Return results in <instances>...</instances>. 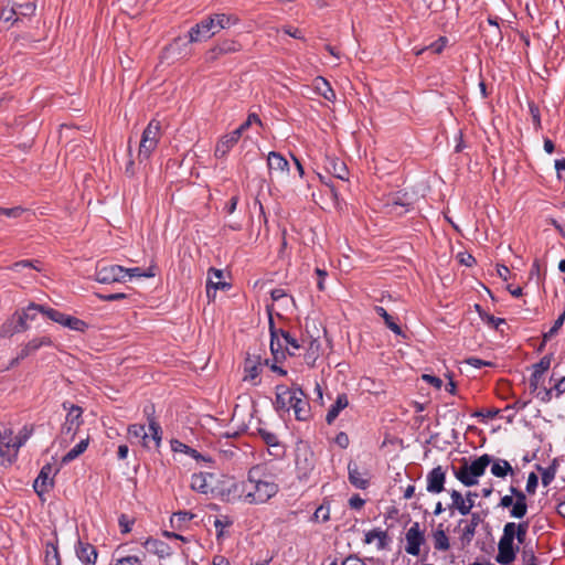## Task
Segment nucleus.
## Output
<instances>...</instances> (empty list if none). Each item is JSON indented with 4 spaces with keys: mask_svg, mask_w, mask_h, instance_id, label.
I'll use <instances>...</instances> for the list:
<instances>
[{
    "mask_svg": "<svg viewBox=\"0 0 565 565\" xmlns=\"http://www.w3.org/2000/svg\"><path fill=\"white\" fill-rule=\"evenodd\" d=\"M234 492L247 504H264L274 498L279 486L263 469L255 466L248 470L247 478L233 486Z\"/></svg>",
    "mask_w": 565,
    "mask_h": 565,
    "instance_id": "obj_1",
    "label": "nucleus"
},
{
    "mask_svg": "<svg viewBox=\"0 0 565 565\" xmlns=\"http://www.w3.org/2000/svg\"><path fill=\"white\" fill-rule=\"evenodd\" d=\"M151 268L141 269L139 267L125 268L119 265L102 266L96 269L95 280L100 284H113L131 280L132 278L153 277Z\"/></svg>",
    "mask_w": 565,
    "mask_h": 565,
    "instance_id": "obj_2",
    "label": "nucleus"
},
{
    "mask_svg": "<svg viewBox=\"0 0 565 565\" xmlns=\"http://www.w3.org/2000/svg\"><path fill=\"white\" fill-rule=\"evenodd\" d=\"M236 23V19L223 13L203 19L189 31L190 42H202Z\"/></svg>",
    "mask_w": 565,
    "mask_h": 565,
    "instance_id": "obj_3",
    "label": "nucleus"
},
{
    "mask_svg": "<svg viewBox=\"0 0 565 565\" xmlns=\"http://www.w3.org/2000/svg\"><path fill=\"white\" fill-rule=\"evenodd\" d=\"M490 455L484 454L473 460L470 465L465 460L463 465L452 468L455 477L466 487L478 484V479L486 472L487 467L491 463Z\"/></svg>",
    "mask_w": 565,
    "mask_h": 565,
    "instance_id": "obj_4",
    "label": "nucleus"
},
{
    "mask_svg": "<svg viewBox=\"0 0 565 565\" xmlns=\"http://www.w3.org/2000/svg\"><path fill=\"white\" fill-rule=\"evenodd\" d=\"M516 523L508 522L503 527L502 536L498 543V555L495 561L501 565H509L515 559V548L513 541L515 539Z\"/></svg>",
    "mask_w": 565,
    "mask_h": 565,
    "instance_id": "obj_5",
    "label": "nucleus"
},
{
    "mask_svg": "<svg viewBox=\"0 0 565 565\" xmlns=\"http://www.w3.org/2000/svg\"><path fill=\"white\" fill-rule=\"evenodd\" d=\"M161 137V125L157 120H151L142 132L138 149V160L145 161L150 158L156 150Z\"/></svg>",
    "mask_w": 565,
    "mask_h": 565,
    "instance_id": "obj_6",
    "label": "nucleus"
},
{
    "mask_svg": "<svg viewBox=\"0 0 565 565\" xmlns=\"http://www.w3.org/2000/svg\"><path fill=\"white\" fill-rule=\"evenodd\" d=\"M511 495H504L501 498L499 505L502 508L512 507L510 511V516L515 519H522L525 516L527 512L526 497L525 494L516 489L515 487H510Z\"/></svg>",
    "mask_w": 565,
    "mask_h": 565,
    "instance_id": "obj_7",
    "label": "nucleus"
},
{
    "mask_svg": "<svg viewBox=\"0 0 565 565\" xmlns=\"http://www.w3.org/2000/svg\"><path fill=\"white\" fill-rule=\"evenodd\" d=\"M21 448V441L17 440L13 431L9 428L0 430V456L8 458L12 461L17 458L19 449Z\"/></svg>",
    "mask_w": 565,
    "mask_h": 565,
    "instance_id": "obj_8",
    "label": "nucleus"
},
{
    "mask_svg": "<svg viewBox=\"0 0 565 565\" xmlns=\"http://www.w3.org/2000/svg\"><path fill=\"white\" fill-rule=\"evenodd\" d=\"M290 408L294 411L295 417L298 420H307L310 417V405L306 398L303 391L300 387L291 388L289 397Z\"/></svg>",
    "mask_w": 565,
    "mask_h": 565,
    "instance_id": "obj_9",
    "label": "nucleus"
},
{
    "mask_svg": "<svg viewBox=\"0 0 565 565\" xmlns=\"http://www.w3.org/2000/svg\"><path fill=\"white\" fill-rule=\"evenodd\" d=\"M425 542V536L420 530L419 523L414 522L406 532V553L417 556L420 552V545Z\"/></svg>",
    "mask_w": 565,
    "mask_h": 565,
    "instance_id": "obj_10",
    "label": "nucleus"
},
{
    "mask_svg": "<svg viewBox=\"0 0 565 565\" xmlns=\"http://www.w3.org/2000/svg\"><path fill=\"white\" fill-rule=\"evenodd\" d=\"M58 471L53 465L46 463L42 467L38 478L34 481L33 488L38 494L49 491L53 487L52 476Z\"/></svg>",
    "mask_w": 565,
    "mask_h": 565,
    "instance_id": "obj_11",
    "label": "nucleus"
},
{
    "mask_svg": "<svg viewBox=\"0 0 565 565\" xmlns=\"http://www.w3.org/2000/svg\"><path fill=\"white\" fill-rule=\"evenodd\" d=\"M83 411L79 406L72 405L66 414L65 423L62 426V434L71 435L73 439L77 429L82 425Z\"/></svg>",
    "mask_w": 565,
    "mask_h": 565,
    "instance_id": "obj_12",
    "label": "nucleus"
},
{
    "mask_svg": "<svg viewBox=\"0 0 565 565\" xmlns=\"http://www.w3.org/2000/svg\"><path fill=\"white\" fill-rule=\"evenodd\" d=\"M470 514H471V516L468 521H465V520L459 521V526L462 523H466V525L461 530V535H460V542H461L462 546L470 545V543L472 542V540L476 535L477 527L482 522V518H481L480 513H478V512L471 513L470 512Z\"/></svg>",
    "mask_w": 565,
    "mask_h": 565,
    "instance_id": "obj_13",
    "label": "nucleus"
},
{
    "mask_svg": "<svg viewBox=\"0 0 565 565\" xmlns=\"http://www.w3.org/2000/svg\"><path fill=\"white\" fill-rule=\"evenodd\" d=\"M348 478L350 483L356 489H366L370 483V473L367 470H360L356 462L349 461Z\"/></svg>",
    "mask_w": 565,
    "mask_h": 565,
    "instance_id": "obj_14",
    "label": "nucleus"
},
{
    "mask_svg": "<svg viewBox=\"0 0 565 565\" xmlns=\"http://www.w3.org/2000/svg\"><path fill=\"white\" fill-rule=\"evenodd\" d=\"M426 490L430 493H440L445 490L446 472L441 466L431 469L426 476Z\"/></svg>",
    "mask_w": 565,
    "mask_h": 565,
    "instance_id": "obj_15",
    "label": "nucleus"
},
{
    "mask_svg": "<svg viewBox=\"0 0 565 565\" xmlns=\"http://www.w3.org/2000/svg\"><path fill=\"white\" fill-rule=\"evenodd\" d=\"M75 554L84 565H95L98 556L94 545L81 540H78L75 545Z\"/></svg>",
    "mask_w": 565,
    "mask_h": 565,
    "instance_id": "obj_16",
    "label": "nucleus"
},
{
    "mask_svg": "<svg viewBox=\"0 0 565 565\" xmlns=\"http://www.w3.org/2000/svg\"><path fill=\"white\" fill-rule=\"evenodd\" d=\"M241 137L242 135L239 134V130L236 129L221 137L215 147V157H225L228 151L238 142Z\"/></svg>",
    "mask_w": 565,
    "mask_h": 565,
    "instance_id": "obj_17",
    "label": "nucleus"
},
{
    "mask_svg": "<svg viewBox=\"0 0 565 565\" xmlns=\"http://www.w3.org/2000/svg\"><path fill=\"white\" fill-rule=\"evenodd\" d=\"M269 331H270V351L274 356V360L278 362L281 358L285 356V343L281 339L279 329H276L273 320H269Z\"/></svg>",
    "mask_w": 565,
    "mask_h": 565,
    "instance_id": "obj_18",
    "label": "nucleus"
},
{
    "mask_svg": "<svg viewBox=\"0 0 565 565\" xmlns=\"http://www.w3.org/2000/svg\"><path fill=\"white\" fill-rule=\"evenodd\" d=\"M269 174H284L289 171V163L279 152L270 151L267 156Z\"/></svg>",
    "mask_w": 565,
    "mask_h": 565,
    "instance_id": "obj_19",
    "label": "nucleus"
},
{
    "mask_svg": "<svg viewBox=\"0 0 565 565\" xmlns=\"http://www.w3.org/2000/svg\"><path fill=\"white\" fill-rule=\"evenodd\" d=\"M213 475L200 472L191 477V489L203 494L213 492Z\"/></svg>",
    "mask_w": 565,
    "mask_h": 565,
    "instance_id": "obj_20",
    "label": "nucleus"
},
{
    "mask_svg": "<svg viewBox=\"0 0 565 565\" xmlns=\"http://www.w3.org/2000/svg\"><path fill=\"white\" fill-rule=\"evenodd\" d=\"M145 548L160 558L168 557L172 554L171 547L163 541L157 539H148L145 544Z\"/></svg>",
    "mask_w": 565,
    "mask_h": 565,
    "instance_id": "obj_21",
    "label": "nucleus"
},
{
    "mask_svg": "<svg viewBox=\"0 0 565 565\" xmlns=\"http://www.w3.org/2000/svg\"><path fill=\"white\" fill-rule=\"evenodd\" d=\"M451 504L448 505V509L454 514V511L457 510L461 515H468L471 512V503L469 505L466 503V497L457 490L450 491Z\"/></svg>",
    "mask_w": 565,
    "mask_h": 565,
    "instance_id": "obj_22",
    "label": "nucleus"
},
{
    "mask_svg": "<svg viewBox=\"0 0 565 565\" xmlns=\"http://www.w3.org/2000/svg\"><path fill=\"white\" fill-rule=\"evenodd\" d=\"M52 340L49 337L35 338L29 341L20 351V358H26L42 347H51Z\"/></svg>",
    "mask_w": 565,
    "mask_h": 565,
    "instance_id": "obj_23",
    "label": "nucleus"
},
{
    "mask_svg": "<svg viewBox=\"0 0 565 565\" xmlns=\"http://www.w3.org/2000/svg\"><path fill=\"white\" fill-rule=\"evenodd\" d=\"M313 89L315 92L322 96L328 102L335 100V93L330 86L329 82L323 77H317L313 81Z\"/></svg>",
    "mask_w": 565,
    "mask_h": 565,
    "instance_id": "obj_24",
    "label": "nucleus"
},
{
    "mask_svg": "<svg viewBox=\"0 0 565 565\" xmlns=\"http://www.w3.org/2000/svg\"><path fill=\"white\" fill-rule=\"evenodd\" d=\"M349 405V401L345 394H339L334 404L331 405L330 409L327 413L326 422L330 425L332 424L340 412L344 409Z\"/></svg>",
    "mask_w": 565,
    "mask_h": 565,
    "instance_id": "obj_25",
    "label": "nucleus"
},
{
    "mask_svg": "<svg viewBox=\"0 0 565 565\" xmlns=\"http://www.w3.org/2000/svg\"><path fill=\"white\" fill-rule=\"evenodd\" d=\"M222 277H223V271L221 269L210 268V270H209V279H207V284H206L207 297H211V289H213L215 291V290H217L220 288L227 287V284L223 282L221 280Z\"/></svg>",
    "mask_w": 565,
    "mask_h": 565,
    "instance_id": "obj_26",
    "label": "nucleus"
},
{
    "mask_svg": "<svg viewBox=\"0 0 565 565\" xmlns=\"http://www.w3.org/2000/svg\"><path fill=\"white\" fill-rule=\"evenodd\" d=\"M128 434L130 438H136L140 440L141 445L146 448H150V436L146 431V427L143 425L134 424L128 427Z\"/></svg>",
    "mask_w": 565,
    "mask_h": 565,
    "instance_id": "obj_27",
    "label": "nucleus"
},
{
    "mask_svg": "<svg viewBox=\"0 0 565 565\" xmlns=\"http://www.w3.org/2000/svg\"><path fill=\"white\" fill-rule=\"evenodd\" d=\"M552 363V355H544L539 363L534 365V371L531 376V385L536 386L539 379L546 372Z\"/></svg>",
    "mask_w": 565,
    "mask_h": 565,
    "instance_id": "obj_28",
    "label": "nucleus"
},
{
    "mask_svg": "<svg viewBox=\"0 0 565 565\" xmlns=\"http://www.w3.org/2000/svg\"><path fill=\"white\" fill-rule=\"evenodd\" d=\"M433 541L434 547L437 551H447L450 547L449 539L443 530L441 524L433 532Z\"/></svg>",
    "mask_w": 565,
    "mask_h": 565,
    "instance_id": "obj_29",
    "label": "nucleus"
},
{
    "mask_svg": "<svg viewBox=\"0 0 565 565\" xmlns=\"http://www.w3.org/2000/svg\"><path fill=\"white\" fill-rule=\"evenodd\" d=\"M171 449L174 451V452H183V454H186L189 456H191L192 458H194L195 460H204L206 461L207 459L202 456L200 452H198L195 449L189 447L188 445L183 444L182 441L180 440H177V439H172L171 440Z\"/></svg>",
    "mask_w": 565,
    "mask_h": 565,
    "instance_id": "obj_30",
    "label": "nucleus"
},
{
    "mask_svg": "<svg viewBox=\"0 0 565 565\" xmlns=\"http://www.w3.org/2000/svg\"><path fill=\"white\" fill-rule=\"evenodd\" d=\"M89 439L85 438L77 443L70 451L62 458V463H68L79 457L88 447Z\"/></svg>",
    "mask_w": 565,
    "mask_h": 565,
    "instance_id": "obj_31",
    "label": "nucleus"
},
{
    "mask_svg": "<svg viewBox=\"0 0 565 565\" xmlns=\"http://www.w3.org/2000/svg\"><path fill=\"white\" fill-rule=\"evenodd\" d=\"M291 395V388L278 387V392L276 394L275 406L278 411H289L290 409V401L289 397Z\"/></svg>",
    "mask_w": 565,
    "mask_h": 565,
    "instance_id": "obj_32",
    "label": "nucleus"
},
{
    "mask_svg": "<svg viewBox=\"0 0 565 565\" xmlns=\"http://www.w3.org/2000/svg\"><path fill=\"white\" fill-rule=\"evenodd\" d=\"M387 533L381 529H374L365 533L364 542L371 544L377 540V547L383 550L386 545Z\"/></svg>",
    "mask_w": 565,
    "mask_h": 565,
    "instance_id": "obj_33",
    "label": "nucleus"
},
{
    "mask_svg": "<svg viewBox=\"0 0 565 565\" xmlns=\"http://www.w3.org/2000/svg\"><path fill=\"white\" fill-rule=\"evenodd\" d=\"M539 471L542 476L543 486H548L555 478L557 469H558V460L556 458L553 459L551 465L547 468L537 467Z\"/></svg>",
    "mask_w": 565,
    "mask_h": 565,
    "instance_id": "obj_34",
    "label": "nucleus"
},
{
    "mask_svg": "<svg viewBox=\"0 0 565 565\" xmlns=\"http://www.w3.org/2000/svg\"><path fill=\"white\" fill-rule=\"evenodd\" d=\"M0 19L4 22H17L18 21V9L17 3L8 1L3 3L0 11Z\"/></svg>",
    "mask_w": 565,
    "mask_h": 565,
    "instance_id": "obj_35",
    "label": "nucleus"
},
{
    "mask_svg": "<svg viewBox=\"0 0 565 565\" xmlns=\"http://www.w3.org/2000/svg\"><path fill=\"white\" fill-rule=\"evenodd\" d=\"M46 565H61V558L57 550V545L52 542H47L45 545V557Z\"/></svg>",
    "mask_w": 565,
    "mask_h": 565,
    "instance_id": "obj_36",
    "label": "nucleus"
},
{
    "mask_svg": "<svg viewBox=\"0 0 565 565\" xmlns=\"http://www.w3.org/2000/svg\"><path fill=\"white\" fill-rule=\"evenodd\" d=\"M510 472L512 473L513 469L504 459H497L491 467V473L498 478H504Z\"/></svg>",
    "mask_w": 565,
    "mask_h": 565,
    "instance_id": "obj_37",
    "label": "nucleus"
},
{
    "mask_svg": "<svg viewBox=\"0 0 565 565\" xmlns=\"http://www.w3.org/2000/svg\"><path fill=\"white\" fill-rule=\"evenodd\" d=\"M376 313L384 319L386 327L397 335H402L401 327L394 321L393 317L387 313L383 307L375 308Z\"/></svg>",
    "mask_w": 565,
    "mask_h": 565,
    "instance_id": "obj_38",
    "label": "nucleus"
},
{
    "mask_svg": "<svg viewBox=\"0 0 565 565\" xmlns=\"http://www.w3.org/2000/svg\"><path fill=\"white\" fill-rule=\"evenodd\" d=\"M408 203L401 202L395 198H392L385 205L386 213L392 215H403L408 211Z\"/></svg>",
    "mask_w": 565,
    "mask_h": 565,
    "instance_id": "obj_39",
    "label": "nucleus"
},
{
    "mask_svg": "<svg viewBox=\"0 0 565 565\" xmlns=\"http://www.w3.org/2000/svg\"><path fill=\"white\" fill-rule=\"evenodd\" d=\"M279 332H280L281 339L284 340L286 351L290 355H294L295 350H298L300 348V344L298 343L297 339L294 338L289 332L284 331L281 329H279Z\"/></svg>",
    "mask_w": 565,
    "mask_h": 565,
    "instance_id": "obj_40",
    "label": "nucleus"
},
{
    "mask_svg": "<svg viewBox=\"0 0 565 565\" xmlns=\"http://www.w3.org/2000/svg\"><path fill=\"white\" fill-rule=\"evenodd\" d=\"M61 324L70 328L71 330H75V331H84L87 328L86 322H84L83 320L72 317V316H66V315H65L64 319L62 320Z\"/></svg>",
    "mask_w": 565,
    "mask_h": 565,
    "instance_id": "obj_41",
    "label": "nucleus"
},
{
    "mask_svg": "<svg viewBox=\"0 0 565 565\" xmlns=\"http://www.w3.org/2000/svg\"><path fill=\"white\" fill-rule=\"evenodd\" d=\"M0 214L6 215L11 218H20L30 216L31 214L21 206H14V207H0Z\"/></svg>",
    "mask_w": 565,
    "mask_h": 565,
    "instance_id": "obj_42",
    "label": "nucleus"
},
{
    "mask_svg": "<svg viewBox=\"0 0 565 565\" xmlns=\"http://www.w3.org/2000/svg\"><path fill=\"white\" fill-rule=\"evenodd\" d=\"M149 430L151 433L150 439L154 441V447L158 448L161 444L162 431L160 425L153 418L149 419Z\"/></svg>",
    "mask_w": 565,
    "mask_h": 565,
    "instance_id": "obj_43",
    "label": "nucleus"
},
{
    "mask_svg": "<svg viewBox=\"0 0 565 565\" xmlns=\"http://www.w3.org/2000/svg\"><path fill=\"white\" fill-rule=\"evenodd\" d=\"M41 313L43 316H45L46 318H49L50 320L56 322V323H62V320L64 319L65 315L60 312L58 310H55L53 308H49V307H45L43 306V308H41Z\"/></svg>",
    "mask_w": 565,
    "mask_h": 565,
    "instance_id": "obj_44",
    "label": "nucleus"
},
{
    "mask_svg": "<svg viewBox=\"0 0 565 565\" xmlns=\"http://www.w3.org/2000/svg\"><path fill=\"white\" fill-rule=\"evenodd\" d=\"M565 320V311L555 320L553 327L544 333V342H547L554 335L557 334L558 330L562 328Z\"/></svg>",
    "mask_w": 565,
    "mask_h": 565,
    "instance_id": "obj_45",
    "label": "nucleus"
},
{
    "mask_svg": "<svg viewBox=\"0 0 565 565\" xmlns=\"http://www.w3.org/2000/svg\"><path fill=\"white\" fill-rule=\"evenodd\" d=\"M245 372L246 375L244 380L253 381L259 375L260 366L247 360L245 364Z\"/></svg>",
    "mask_w": 565,
    "mask_h": 565,
    "instance_id": "obj_46",
    "label": "nucleus"
},
{
    "mask_svg": "<svg viewBox=\"0 0 565 565\" xmlns=\"http://www.w3.org/2000/svg\"><path fill=\"white\" fill-rule=\"evenodd\" d=\"M17 9H18V20H19L21 17L32 15L35 12L36 7L33 2H26L23 4H17Z\"/></svg>",
    "mask_w": 565,
    "mask_h": 565,
    "instance_id": "obj_47",
    "label": "nucleus"
},
{
    "mask_svg": "<svg viewBox=\"0 0 565 565\" xmlns=\"http://www.w3.org/2000/svg\"><path fill=\"white\" fill-rule=\"evenodd\" d=\"M41 308H43L42 305L36 303H30L23 311L24 318H26L28 321H33L36 318V315L41 313Z\"/></svg>",
    "mask_w": 565,
    "mask_h": 565,
    "instance_id": "obj_48",
    "label": "nucleus"
},
{
    "mask_svg": "<svg viewBox=\"0 0 565 565\" xmlns=\"http://www.w3.org/2000/svg\"><path fill=\"white\" fill-rule=\"evenodd\" d=\"M239 44L234 41H225L221 43L214 51H217L221 54L232 53L239 50Z\"/></svg>",
    "mask_w": 565,
    "mask_h": 565,
    "instance_id": "obj_49",
    "label": "nucleus"
},
{
    "mask_svg": "<svg viewBox=\"0 0 565 565\" xmlns=\"http://www.w3.org/2000/svg\"><path fill=\"white\" fill-rule=\"evenodd\" d=\"M135 520L130 519L127 514H121L118 519V524L122 534H127L131 531V526Z\"/></svg>",
    "mask_w": 565,
    "mask_h": 565,
    "instance_id": "obj_50",
    "label": "nucleus"
},
{
    "mask_svg": "<svg viewBox=\"0 0 565 565\" xmlns=\"http://www.w3.org/2000/svg\"><path fill=\"white\" fill-rule=\"evenodd\" d=\"M313 519L318 522H327L330 519V509L326 505H320L313 513Z\"/></svg>",
    "mask_w": 565,
    "mask_h": 565,
    "instance_id": "obj_51",
    "label": "nucleus"
},
{
    "mask_svg": "<svg viewBox=\"0 0 565 565\" xmlns=\"http://www.w3.org/2000/svg\"><path fill=\"white\" fill-rule=\"evenodd\" d=\"M258 434L268 446H277L278 445V439L275 434L267 431L266 429H263V428L258 429Z\"/></svg>",
    "mask_w": 565,
    "mask_h": 565,
    "instance_id": "obj_52",
    "label": "nucleus"
},
{
    "mask_svg": "<svg viewBox=\"0 0 565 565\" xmlns=\"http://www.w3.org/2000/svg\"><path fill=\"white\" fill-rule=\"evenodd\" d=\"M142 561L135 555L124 556L116 559L114 565H141Z\"/></svg>",
    "mask_w": 565,
    "mask_h": 565,
    "instance_id": "obj_53",
    "label": "nucleus"
},
{
    "mask_svg": "<svg viewBox=\"0 0 565 565\" xmlns=\"http://www.w3.org/2000/svg\"><path fill=\"white\" fill-rule=\"evenodd\" d=\"M516 530H515V539L518 540L519 543H523L525 541V537H526V533H527V529H529V523L527 522H521V523H518L516 524Z\"/></svg>",
    "mask_w": 565,
    "mask_h": 565,
    "instance_id": "obj_54",
    "label": "nucleus"
},
{
    "mask_svg": "<svg viewBox=\"0 0 565 565\" xmlns=\"http://www.w3.org/2000/svg\"><path fill=\"white\" fill-rule=\"evenodd\" d=\"M18 332H20V329L18 327H14L12 321L2 324L0 329V335L2 338L11 337L12 334Z\"/></svg>",
    "mask_w": 565,
    "mask_h": 565,
    "instance_id": "obj_55",
    "label": "nucleus"
},
{
    "mask_svg": "<svg viewBox=\"0 0 565 565\" xmlns=\"http://www.w3.org/2000/svg\"><path fill=\"white\" fill-rule=\"evenodd\" d=\"M333 172L334 175L340 180H347L348 179V169L343 162H335L333 164Z\"/></svg>",
    "mask_w": 565,
    "mask_h": 565,
    "instance_id": "obj_56",
    "label": "nucleus"
},
{
    "mask_svg": "<svg viewBox=\"0 0 565 565\" xmlns=\"http://www.w3.org/2000/svg\"><path fill=\"white\" fill-rule=\"evenodd\" d=\"M253 124L262 125V121L256 114L248 115L246 121L236 128V130H239V134L243 135V132Z\"/></svg>",
    "mask_w": 565,
    "mask_h": 565,
    "instance_id": "obj_57",
    "label": "nucleus"
},
{
    "mask_svg": "<svg viewBox=\"0 0 565 565\" xmlns=\"http://www.w3.org/2000/svg\"><path fill=\"white\" fill-rule=\"evenodd\" d=\"M539 483V478L534 472H531L526 481V491L531 494L535 493Z\"/></svg>",
    "mask_w": 565,
    "mask_h": 565,
    "instance_id": "obj_58",
    "label": "nucleus"
},
{
    "mask_svg": "<svg viewBox=\"0 0 565 565\" xmlns=\"http://www.w3.org/2000/svg\"><path fill=\"white\" fill-rule=\"evenodd\" d=\"M522 556L525 565H536V557L532 548L524 546Z\"/></svg>",
    "mask_w": 565,
    "mask_h": 565,
    "instance_id": "obj_59",
    "label": "nucleus"
},
{
    "mask_svg": "<svg viewBox=\"0 0 565 565\" xmlns=\"http://www.w3.org/2000/svg\"><path fill=\"white\" fill-rule=\"evenodd\" d=\"M457 258H458V262L465 266H472L476 262L475 257L467 253V252H461L457 255Z\"/></svg>",
    "mask_w": 565,
    "mask_h": 565,
    "instance_id": "obj_60",
    "label": "nucleus"
},
{
    "mask_svg": "<svg viewBox=\"0 0 565 565\" xmlns=\"http://www.w3.org/2000/svg\"><path fill=\"white\" fill-rule=\"evenodd\" d=\"M97 297L103 301H117V300L125 299L127 296L124 292H115V294H107V295L97 294Z\"/></svg>",
    "mask_w": 565,
    "mask_h": 565,
    "instance_id": "obj_61",
    "label": "nucleus"
},
{
    "mask_svg": "<svg viewBox=\"0 0 565 565\" xmlns=\"http://www.w3.org/2000/svg\"><path fill=\"white\" fill-rule=\"evenodd\" d=\"M447 44V39L441 36L436 42L431 43L427 49L434 53H440Z\"/></svg>",
    "mask_w": 565,
    "mask_h": 565,
    "instance_id": "obj_62",
    "label": "nucleus"
},
{
    "mask_svg": "<svg viewBox=\"0 0 565 565\" xmlns=\"http://www.w3.org/2000/svg\"><path fill=\"white\" fill-rule=\"evenodd\" d=\"M194 515L191 512L188 511H179L173 514L171 522L178 521V522H185L193 518Z\"/></svg>",
    "mask_w": 565,
    "mask_h": 565,
    "instance_id": "obj_63",
    "label": "nucleus"
},
{
    "mask_svg": "<svg viewBox=\"0 0 565 565\" xmlns=\"http://www.w3.org/2000/svg\"><path fill=\"white\" fill-rule=\"evenodd\" d=\"M365 501L359 495L354 494L349 500V505L352 509H361L364 505Z\"/></svg>",
    "mask_w": 565,
    "mask_h": 565,
    "instance_id": "obj_64",
    "label": "nucleus"
}]
</instances>
